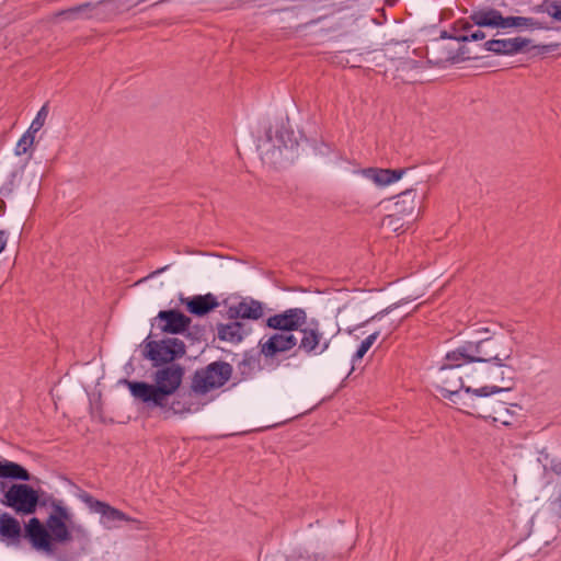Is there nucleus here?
Instances as JSON below:
<instances>
[{
  "label": "nucleus",
  "instance_id": "20",
  "mask_svg": "<svg viewBox=\"0 0 561 561\" xmlns=\"http://www.w3.org/2000/svg\"><path fill=\"white\" fill-rule=\"evenodd\" d=\"M0 536L9 545H18L22 536V528L16 518L8 513L0 514Z\"/></svg>",
  "mask_w": 561,
  "mask_h": 561
},
{
  "label": "nucleus",
  "instance_id": "32",
  "mask_svg": "<svg viewBox=\"0 0 561 561\" xmlns=\"http://www.w3.org/2000/svg\"><path fill=\"white\" fill-rule=\"evenodd\" d=\"M260 561H285V554L280 551L266 552Z\"/></svg>",
  "mask_w": 561,
  "mask_h": 561
},
{
  "label": "nucleus",
  "instance_id": "36",
  "mask_svg": "<svg viewBox=\"0 0 561 561\" xmlns=\"http://www.w3.org/2000/svg\"><path fill=\"white\" fill-rule=\"evenodd\" d=\"M7 245V233L3 230H0V253L4 250Z\"/></svg>",
  "mask_w": 561,
  "mask_h": 561
},
{
  "label": "nucleus",
  "instance_id": "6",
  "mask_svg": "<svg viewBox=\"0 0 561 561\" xmlns=\"http://www.w3.org/2000/svg\"><path fill=\"white\" fill-rule=\"evenodd\" d=\"M39 502L38 493L31 485L14 483L3 492L1 503L16 514L31 515L36 512Z\"/></svg>",
  "mask_w": 561,
  "mask_h": 561
},
{
  "label": "nucleus",
  "instance_id": "35",
  "mask_svg": "<svg viewBox=\"0 0 561 561\" xmlns=\"http://www.w3.org/2000/svg\"><path fill=\"white\" fill-rule=\"evenodd\" d=\"M133 519H134V522H128L129 524H131L133 528H135L137 530L147 529L145 523H142L141 520L136 519V518H133Z\"/></svg>",
  "mask_w": 561,
  "mask_h": 561
},
{
  "label": "nucleus",
  "instance_id": "28",
  "mask_svg": "<svg viewBox=\"0 0 561 561\" xmlns=\"http://www.w3.org/2000/svg\"><path fill=\"white\" fill-rule=\"evenodd\" d=\"M542 11L557 21H561V2L548 1L542 5Z\"/></svg>",
  "mask_w": 561,
  "mask_h": 561
},
{
  "label": "nucleus",
  "instance_id": "21",
  "mask_svg": "<svg viewBox=\"0 0 561 561\" xmlns=\"http://www.w3.org/2000/svg\"><path fill=\"white\" fill-rule=\"evenodd\" d=\"M0 478L28 481L31 480V474L21 465L9 460H3L0 461Z\"/></svg>",
  "mask_w": 561,
  "mask_h": 561
},
{
  "label": "nucleus",
  "instance_id": "11",
  "mask_svg": "<svg viewBox=\"0 0 561 561\" xmlns=\"http://www.w3.org/2000/svg\"><path fill=\"white\" fill-rule=\"evenodd\" d=\"M190 324L191 319L187 316L171 309L159 311L152 325H156L162 333L181 334L188 329Z\"/></svg>",
  "mask_w": 561,
  "mask_h": 561
},
{
  "label": "nucleus",
  "instance_id": "1",
  "mask_svg": "<svg viewBox=\"0 0 561 561\" xmlns=\"http://www.w3.org/2000/svg\"><path fill=\"white\" fill-rule=\"evenodd\" d=\"M513 342L507 337H482L478 342H467L457 348L448 352L440 365L436 380L445 398L451 399L457 396L461 389L467 393L473 392L478 397H488L493 393L507 391L511 385L484 386L472 389L466 386L465 378L472 379L474 374L484 375V368L469 369L465 367L470 363H490L494 362L500 368H507L506 362L513 355Z\"/></svg>",
  "mask_w": 561,
  "mask_h": 561
},
{
  "label": "nucleus",
  "instance_id": "31",
  "mask_svg": "<svg viewBox=\"0 0 561 561\" xmlns=\"http://www.w3.org/2000/svg\"><path fill=\"white\" fill-rule=\"evenodd\" d=\"M89 4H81L78 7L70 8L68 10L60 11L58 15H65L67 19H75L77 14L84 11Z\"/></svg>",
  "mask_w": 561,
  "mask_h": 561
},
{
  "label": "nucleus",
  "instance_id": "4",
  "mask_svg": "<svg viewBox=\"0 0 561 561\" xmlns=\"http://www.w3.org/2000/svg\"><path fill=\"white\" fill-rule=\"evenodd\" d=\"M232 367L226 362H214L195 371L192 379V392L205 394L224 386L231 377Z\"/></svg>",
  "mask_w": 561,
  "mask_h": 561
},
{
  "label": "nucleus",
  "instance_id": "33",
  "mask_svg": "<svg viewBox=\"0 0 561 561\" xmlns=\"http://www.w3.org/2000/svg\"><path fill=\"white\" fill-rule=\"evenodd\" d=\"M552 505L554 506L556 513L559 516H561V481H560V484H559L558 495L553 500Z\"/></svg>",
  "mask_w": 561,
  "mask_h": 561
},
{
  "label": "nucleus",
  "instance_id": "17",
  "mask_svg": "<svg viewBox=\"0 0 561 561\" xmlns=\"http://www.w3.org/2000/svg\"><path fill=\"white\" fill-rule=\"evenodd\" d=\"M470 19L480 27H492L505 30V16L495 9L485 8L474 11Z\"/></svg>",
  "mask_w": 561,
  "mask_h": 561
},
{
  "label": "nucleus",
  "instance_id": "19",
  "mask_svg": "<svg viewBox=\"0 0 561 561\" xmlns=\"http://www.w3.org/2000/svg\"><path fill=\"white\" fill-rule=\"evenodd\" d=\"M403 172V170L368 168L362 170L360 174L377 186H387L399 181Z\"/></svg>",
  "mask_w": 561,
  "mask_h": 561
},
{
  "label": "nucleus",
  "instance_id": "23",
  "mask_svg": "<svg viewBox=\"0 0 561 561\" xmlns=\"http://www.w3.org/2000/svg\"><path fill=\"white\" fill-rule=\"evenodd\" d=\"M505 28H530V30H540L542 25L539 21L534 18L526 16H505Z\"/></svg>",
  "mask_w": 561,
  "mask_h": 561
},
{
  "label": "nucleus",
  "instance_id": "26",
  "mask_svg": "<svg viewBox=\"0 0 561 561\" xmlns=\"http://www.w3.org/2000/svg\"><path fill=\"white\" fill-rule=\"evenodd\" d=\"M35 139V133H31V130H26L20 140L16 144L14 152L16 156L25 154L28 149L33 146Z\"/></svg>",
  "mask_w": 561,
  "mask_h": 561
},
{
  "label": "nucleus",
  "instance_id": "10",
  "mask_svg": "<svg viewBox=\"0 0 561 561\" xmlns=\"http://www.w3.org/2000/svg\"><path fill=\"white\" fill-rule=\"evenodd\" d=\"M298 344V337L295 333L276 331L259 342L260 353L265 358H274L279 354L287 353Z\"/></svg>",
  "mask_w": 561,
  "mask_h": 561
},
{
  "label": "nucleus",
  "instance_id": "38",
  "mask_svg": "<svg viewBox=\"0 0 561 561\" xmlns=\"http://www.w3.org/2000/svg\"><path fill=\"white\" fill-rule=\"evenodd\" d=\"M165 270H167V266H164V267H162V268H159V270L154 271V272L151 274V276L158 275V274L162 273V272H163V271H165Z\"/></svg>",
  "mask_w": 561,
  "mask_h": 561
},
{
  "label": "nucleus",
  "instance_id": "18",
  "mask_svg": "<svg viewBox=\"0 0 561 561\" xmlns=\"http://www.w3.org/2000/svg\"><path fill=\"white\" fill-rule=\"evenodd\" d=\"M191 394L173 397L170 400H165L163 405H152L159 408L164 417H171L178 414L196 412L198 408H194L188 401Z\"/></svg>",
  "mask_w": 561,
  "mask_h": 561
},
{
  "label": "nucleus",
  "instance_id": "22",
  "mask_svg": "<svg viewBox=\"0 0 561 561\" xmlns=\"http://www.w3.org/2000/svg\"><path fill=\"white\" fill-rule=\"evenodd\" d=\"M218 337L230 343H238L243 339V325L238 321L220 324Z\"/></svg>",
  "mask_w": 561,
  "mask_h": 561
},
{
  "label": "nucleus",
  "instance_id": "14",
  "mask_svg": "<svg viewBox=\"0 0 561 561\" xmlns=\"http://www.w3.org/2000/svg\"><path fill=\"white\" fill-rule=\"evenodd\" d=\"M530 44V39L525 37L491 39L485 42L486 50L496 55H515L523 51Z\"/></svg>",
  "mask_w": 561,
  "mask_h": 561
},
{
  "label": "nucleus",
  "instance_id": "37",
  "mask_svg": "<svg viewBox=\"0 0 561 561\" xmlns=\"http://www.w3.org/2000/svg\"><path fill=\"white\" fill-rule=\"evenodd\" d=\"M476 332H477L478 334L482 335V334L490 333V329H489V328H486V327H481V328H478V329L476 330Z\"/></svg>",
  "mask_w": 561,
  "mask_h": 561
},
{
  "label": "nucleus",
  "instance_id": "2",
  "mask_svg": "<svg viewBox=\"0 0 561 561\" xmlns=\"http://www.w3.org/2000/svg\"><path fill=\"white\" fill-rule=\"evenodd\" d=\"M50 507L51 512L45 525L38 518L33 517L25 527L26 537L32 547L46 554H53L54 542L64 543L77 539L84 549V546L90 542V534L87 528L72 522L73 515L62 501L53 500Z\"/></svg>",
  "mask_w": 561,
  "mask_h": 561
},
{
  "label": "nucleus",
  "instance_id": "15",
  "mask_svg": "<svg viewBox=\"0 0 561 561\" xmlns=\"http://www.w3.org/2000/svg\"><path fill=\"white\" fill-rule=\"evenodd\" d=\"M181 301L188 312L198 317L207 314L219 306L217 297L210 293L183 298Z\"/></svg>",
  "mask_w": 561,
  "mask_h": 561
},
{
  "label": "nucleus",
  "instance_id": "8",
  "mask_svg": "<svg viewBox=\"0 0 561 561\" xmlns=\"http://www.w3.org/2000/svg\"><path fill=\"white\" fill-rule=\"evenodd\" d=\"M298 332L300 337L297 347L308 355H320L330 347L332 336H325L320 322L316 319L307 320V324L300 327Z\"/></svg>",
  "mask_w": 561,
  "mask_h": 561
},
{
  "label": "nucleus",
  "instance_id": "30",
  "mask_svg": "<svg viewBox=\"0 0 561 561\" xmlns=\"http://www.w3.org/2000/svg\"><path fill=\"white\" fill-rule=\"evenodd\" d=\"M285 561H314V560L306 551L294 550L289 554H285Z\"/></svg>",
  "mask_w": 561,
  "mask_h": 561
},
{
  "label": "nucleus",
  "instance_id": "27",
  "mask_svg": "<svg viewBox=\"0 0 561 561\" xmlns=\"http://www.w3.org/2000/svg\"><path fill=\"white\" fill-rule=\"evenodd\" d=\"M49 113L48 104H44L41 110L37 112L35 118L32 121L28 130L31 133H37L44 125L47 119Z\"/></svg>",
  "mask_w": 561,
  "mask_h": 561
},
{
  "label": "nucleus",
  "instance_id": "12",
  "mask_svg": "<svg viewBox=\"0 0 561 561\" xmlns=\"http://www.w3.org/2000/svg\"><path fill=\"white\" fill-rule=\"evenodd\" d=\"M264 314L263 304L253 298H242L236 304L229 305L227 316L229 319L259 320Z\"/></svg>",
  "mask_w": 561,
  "mask_h": 561
},
{
  "label": "nucleus",
  "instance_id": "34",
  "mask_svg": "<svg viewBox=\"0 0 561 561\" xmlns=\"http://www.w3.org/2000/svg\"><path fill=\"white\" fill-rule=\"evenodd\" d=\"M550 467H551V470H552L554 473H557V474H559V476L561 474V459H553V460L551 461Z\"/></svg>",
  "mask_w": 561,
  "mask_h": 561
},
{
  "label": "nucleus",
  "instance_id": "29",
  "mask_svg": "<svg viewBox=\"0 0 561 561\" xmlns=\"http://www.w3.org/2000/svg\"><path fill=\"white\" fill-rule=\"evenodd\" d=\"M471 28H472V25L467 23L463 26V30L466 31V34L465 35H460L459 39L463 41V42H466V41H480V39H483L485 37V34L482 31L477 30V31L471 32Z\"/></svg>",
  "mask_w": 561,
  "mask_h": 561
},
{
  "label": "nucleus",
  "instance_id": "5",
  "mask_svg": "<svg viewBox=\"0 0 561 561\" xmlns=\"http://www.w3.org/2000/svg\"><path fill=\"white\" fill-rule=\"evenodd\" d=\"M296 145L291 133L282 128L277 129L275 136L267 134L266 138L259 144V151L264 163L279 165L286 158V152Z\"/></svg>",
  "mask_w": 561,
  "mask_h": 561
},
{
  "label": "nucleus",
  "instance_id": "16",
  "mask_svg": "<svg viewBox=\"0 0 561 561\" xmlns=\"http://www.w3.org/2000/svg\"><path fill=\"white\" fill-rule=\"evenodd\" d=\"M416 192L415 190H405L396 197V202L390 207H387L396 215L413 219V214L416 209Z\"/></svg>",
  "mask_w": 561,
  "mask_h": 561
},
{
  "label": "nucleus",
  "instance_id": "7",
  "mask_svg": "<svg viewBox=\"0 0 561 561\" xmlns=\"http://www.w3.org/2000/svg\"><path fill=\"white\" fill-rule=\"evenodd\" d=\"M145 357L154 365L171 363L185 354L183 341L176 337H168L161 341L145 340Z\"/></svg>",
  "mask_w": 561,
  "mask_h": 561
},
{
  "label": "nucleus",
  "instance_id": "24",
  "mask_svg": "<svg viewBox=\"0 0 561 561\" xmlns=\"http://www.w3.org/2000/svg\"><path fill=\"white\" fill-rule=\"evenodd\" d=\"M411 220H404V217L396 215L393 211L387 215L382 221L381 226L385 229L397 232L404 227L405 224H409Z\"/></svg>",
  "mask_w": 561,
  "mask_h": 561
},
{
  "label": "nucleus",
  "instance_id": "13",
  "mask_svg": "<svg viewBox=\"0 0 561 561\" xmlns=\"http://www.w3.org/2000/svg\"><path fill=\"white\" fill-rule=\"evenodd\" d=\"M91 508L101 515L100 523L106 529L118 528L122 522H134L133 517L105 502L94 501Z\"/></svg>",
  "mask_w": 561,
  "mask_h": 561
},
{
  "label": "nucleus",
  "instance_id": "3",
  "mask_svg": "<svg viewBox=\"0 0 561 561\" xmlns=\"http://www.w3.org/2000/svg\"><path fill=\"white\" fill-rule=\"evenodd\" d=\"M184 369L178 364L164 366L153 374V383L129 381L128 388L135 399L150 405H163L182 383Z\"/></svg>",
  "mask_w": 561,
  "mask_h": 561
},
{
  "label": "nucleus",
  "instance_id": "25",
  "mask_svg": "<svg viewBox=\"0 0 561 561\" xmlns=\"http://www.w3.org/2000/svg\"><path fill=\"white\" fill-rule=\"evenodd\" d=\"M380 332L375 331L371 334H369L365 340H363L359 347L357 348L356 353L353 356V362L360 360L369 351V348L374 345V343L377 341Z\"/></svg>",
  "mask_w": 561,
  "mask_h": 561
},
{
  "label": "nucleus",
  "instance_id": "9",
  "mask_svg": "<svg viewBox=\"0 0 561 561\" xmlns=\"http://www.w3.org/2000/svg\"><path fill=\"white\" fill-rule=\"evenodd\" d=\"M307 324V312L302 308H289L266 319V327L274 331L295 333Z\"/></svg>",
  "mask_w": 561,
  "mask_h": 561
}]
</instances>
